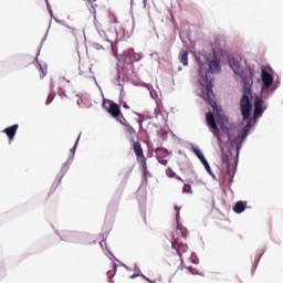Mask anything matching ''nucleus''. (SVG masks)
Returning a JSON list of instances; mask_svg holds the SVG:
<instances>
[{
    "mask_svg": "<svg viewBox=\"0 0 283 283\" xmlns=\"http://www.w3.org/2000/svg\"><path fill=\"white\" fill-rule=\"evenodd\" d=\"M179 61L185 66L189 65V52L186 50H181L179 53Z\"/></svg>",
    "mask_w": 283,
    "mask_h": 283,
    "instance_id": "12",
    "label": "nucleus"
},
{
    "mask_svg": "<svg viewBox=\"0 0 283 283\" xmlns=\"http://www.w3.org/2000/svg\"><path fill=\"white\" fill-rule=\"evenodd\" d=\"M133 149L135 151L136 158H143V156H145V153H143V146L140 145V142H134Z\"/></svg>",
    "mask_w": 283,
    "mask_h": 283,
    "instance_id": "11",
    "label": "nucleus"
},
{
    "mask_svg": "<svg viewBox=\"0 0 283 283\" xmlns=\"http://www.w3.org/2000/svg\"><path fill=\"white\" fill-rule=\"evenodd\" d=\"M140 277H143L146 282H149V283H156V281H151L149 277L145 276V274H139Z\"/></svg>",
    "mask_w": 283,
    "mask_h": 283,
    "instance_id": "33",
    "label": "nucleus"
},
{
    "mask_svg": "<svg viewBox=\"0 0 283 283\" xmlns=\"http://www.w3.org/2000/svg\"><path fill=\"white\" fill-rule=\"evenodd\" d=\"M156 158L160 159V158H167V156H169V151H167V149L165 148H160L158 147L156 150Z\"/></svg>",
    "mask_w": 283,
    "mask_h": 283,
    "instance_id": "15",
    "label": "nucleus"
},
{
    "mask_svg": "<svg viewBox=\"0 0 283 283\" xmlns=\"http://www.w3.org/2000/svg\"><path fill=\"white\" fill-rule=\"evenodd\" d=\"M138 123H139V125H143V119H139Z\"/></svg>",
    "mask_w": 283,
    "mask_h": 283,
    "instance_id": "41",
    "label": "nucleus"
},
{
    "mask_svg": "<svg viewBox=\"0 0 283 283\" xmlns=\"http://www.w3.org/2000/svg\"><path fill=\"white\" fill-rule=\"evenodd\" d=\"M140 277H143L146 282H149V283H156V281H151L149 277L145 276V274H139Z\"/></svg>",
    "mask_w": 283,
    "mask_h": 283,
    "instance_id": "32",
    "label": "nucleus"
},
{
    "mask_svg": "<svg viewBox=\"0 0 283 283\" xmlns=\"http://www.w3.org/2000/svg\"><path fill=\"white\" fill-rule=\"evenodd\" d=\"M261 78L263 82V87H265V90H269V87H271V85H273V75H271L265 70H262Z\"/></svg>",
    "mask_w": 283,
    "mask_h": 283,
    "instance_id": "8",
    "label": "nucleus"
},
{
    "mask_svg": "<svg viewBox=\"0 0 283 283\" xmlns=\"http://www.w3.org/2000/svg\"><path fill=\"white\" fill-rule=\"evenodd\" d=\"M177 235H181L184 240H187V228H184L180 221L177 222Z\"/></svg>",
    "mask_w": 283,
    "mask_h": 283,
    "instance_id": "14",
    "label": "nucleus"
},
{
    "mask_svg": "<svg viewBox=\"0 0 283 283\" xmlns=\"http://www.w3.org/2000/svg\"><path fill=\"white\" fill-rule=\"evenodd\" d=\"M182 193H193V191L191 190V185L185 184L182 188Z\"/></svg>",
    "mask_w": 283,
    "mask_h": 283,
    "instance_id": "23",
    "label": "nucleus"
},
{
    "mask_svg": "<svg viewBox=\"0 0 283 283\" xmlns=\"http://www.w3.org/2000/svg\"><path fill=\"white\" fill-rule=\"evenodd\" d=\"M209 69L205 64L199 66V83L206 86V91L202 93V98L212 106V109H218V103L216 102V95L213 94V74L220 72V62L212 60L208 64Z\"/></svg>",
    "mask_w": 283,
    "mask_h": 283,
    "instance_id": "2",
    "label": "nucleus"
},
{
    "mask_svg": "<svg viewBox=\"0 0 283 283\" xmlns=\"http://www.w3.org/2000/svg\"><path fill=\"white\" fill-rule=\"evenodd\" d=\"M263 105H264V99H262V97H256L254 101V118H260V116L264 114V109L266 108L263 107Z\"/></svg>",
    "mask_w": 283,
    "mask_h": 283,
    "instance_id": "7",
    "label": "nucleus"
},
{
    "mask_svg": "<svg viewBox=\"0 0 283 283\" xmlns=\"http://www.w3.org/2000/svg\"><path fill=\"white\" fill-rule=\"evenodd\" d=\"M124 127H126V134H128V136H134V134H136V129H134L129 123L125 124Z\"/></svg>",
    "mask_w": 283,
    "mask_h": 283,
    "instance_id": "22",
    "label": "nucleus"
},
{
    "mask_svg": "<svg viewBox=\"0 0 283 283\" xmlns=\"http://www.w3.org/2000/svg\"><path fill=\"white\" fill-rule=\"evenodd\" d=\"M111 21L112 23H118V19L114 14H111Z\"/></svg>",
    "mask_w": 283,
    "mask_h": 283,
    "instance_id": "36",
    "label": "nucleus"
},
{
    "mask_svg": "<svg viewBox=\"0 0 283 283\" xmlns=\"http://www.w3.org/2000/svg\"><path fill=\"white\" fill-rule=\"evenodd\" d=\"M134 114H135L136 116H140V114H139V113H136V112H135Z\"/></svg>",
    "mask_w": 283,
    "mask_h": 283,
    "instance_id": "42",
    "label": "nucleus"
},
{
    "mask_svg": "<svg viewBox=\"0 0 283 283\" xmlns=\"http://www.w3.org/2000/svg\"><path fill=\"white\" fill-rule=\"evenodd\" d=\"M93 1H96V0H93Z\"/></svg>",
    "mask_w": 283,
    "mask_h": 283,
    "instance_id": "44",
    "label": "nucleus"
},
{
    "mask_svg": "<svg viewBox=\"0 0 283 283\" xmlns=\"http://www.w3.org/2000/svg\"><path fill=\"white\" fill-rule=\"evenodd\" d=\"M244 209H247V205L243 201H238L233 207L234 213H242Z\"/></svg>",
    "mask_w": 283,
    "mask_h": 283,
    "instance_id": "16",
    "label": "nucleus"
},
{
    "mask_svg": "<svg viewBox=\"0 0 283 283\" xmlns=\"http://www.w3.org/2000/svg\"><path fill=\"white\" fill-rule=\"evenodd\" d=\"M195 154L197 158H199V160L202 163L206 171H208V174H211V166H209V161H207V158H205V155H202V153L199 149H195Z\"/></svg>",
    "mask_w": 283,
    "mask_h": 283,
    "instance_id": "10",
    "label": "nucleus"
},
{
    "mask_svg": "<svg viewBox=\"0 0 283 283\" xmlns=\"http://www.w3.org/2000/svg\"><path fill=\"white\" fill-rule=\"evenodd\" d=\"M78 140H81V135L77 137V140H76L74 147L71 149V154H74V151H76V146L78 145Z\"/></svg>",
    "mask_w": 283,
    "mask_h": 283,
    "instance_id": "31",
    "label": "nucleus"
},
{
    "mask_svg": "<svg viewBox=\"0 0 283 283\" xmlns=\"http://www.w3.org/2000/svg\"><path fill=\"white\" fill-rule=\"evenodd\" d=\"M138 275H140V274H133V275H132V279L138 277Z\"/></svg>",
    "mask_w": 283,
    "mask_h": 283,
    "instance_id": "39",
    "label": "nucleus"
},
{
    "mask_svg": "<svg viewBox=\"0 0 283 283\" xmlns=\"http://www.w3.org/2000/svg\"><path fill=\"white\" fill-rule=\"evenodd\" d=\"M111 269L112 270H108L106 272V275H107L108 280H112V277H114V275H116V271L118 269V265L116 263L112 262L111 263Z\"/></svg>",
    "mask_w": 283,
    "mask_h": 283,
    "instance_id": "17",
    "label": "nucleus"
},
{
    "mask_svg": "<svg viewBox=\"0 0 283 283\" xmlns=\"http://www.w3.org/2000/svg\"><path fill=\"white\" fill-rule=\"evenodd\" d=\"M117 120H118V123H120V125H127L128 123H127V119L125 118V116H123L122 115V113H120V115L118 116V117H115Z\"/></svg>",
    "mask_w": 283,
    "mask_h": 283,
    "instance_id": "24",
    "label": "nucleus"
},
{
    "mask_svg": "<svg viewBox=\"0 0 283 283\" xmlns=\"http://www.w3.org/2000/svg\"><path fill=\"white\" fill-rule=\"evenodd\" d=\"M52 101H54V93H50L48 98H46V105H50V103H52Z\"/></svg>",
    "mask_w": 283,
    "mask_h": 283,
    "instance_id": "30",
    "label": "nucleus"
},
{
    "mask_svg": "<svg viewBox=\"0 0 283 283\" xmlns=\"http://www.w3.org/2000/svg\"><path fill=\"white\" fill-rule=\"evenodd\" d=\"M166 174H167L168 178H176V172H174V170L171 168H168L166 170Z\"/></svg>",
    "mask_w": 283,
    "mask_h": 283,
    "instance_id": "27",
    "label": "nucleus"
},
{
    "mask_svg": "<svg viewBox=\"0 0 283 283\" xmlns=\"http://www.w3.org/2000/svg\"><path fill=\"white\" fill-rule=\"evenodd\" d=\"M17 129H19V124H14L2 130L3 134L8 136L10 143L14 140V136H17Z\"/></svg>",
    "mask_w": 283,
    "mask_h": 283,
    "instance_id": "9",
    "label": "nucleus"
},
{
    "mask_svg": "<svg viewBox=\"0 0 283 283\" xmlns=\"http://www.w3.org/2000/svg\"><path fill=\"white\" fill-rule=\"evenodd\" d=\"M219 124H220L222 132H224V134H228V136H229V118H227L224 116L221 117L219 119Z\"/></svg>",
    "mask_w": 283,
    "mask_h": 283,
    "instance_id": "13",
    "label": "nucleus"
},
{
    "mask_svg": "<svg viewBox=\"0 0 283 283\" xmlns=\"http://www.w3.org/2000/svg\"><path fill=\"white\" fill-rule=\"evenodd\" d=\"M137 160H139V165L143 167L144 176H147V158L143 155V157H137Z\"/></svg>",
    "mask_w": 283,
    "mask_h": 283,
    "instance_id": "18",
    "label": "nucleus"
},
{
    "mask_svg": "<svg viewBox=\"0 0 283 283\" xmlns=\"http://www.w3.org/2000/svg\"><path fill=\"white\" fill-rule=\"evenodd\" d=\"M171 249H174L177 252V255L182 264L185 262L182 255L189 252V245L182 242V240H180L179 237H176L171 242Z\"/></svg>",
    "mask_w": 283,
    "mask_h": 283,
    "instance_id": "4",
    "label": "nucleus"
},
{
    "mask_svg": "<svg viewBox=\"0 0 283 283\" xmlns=\"http://www.w3.org/2000/svg\"><path fill=\"white\" fill-rule=\"evenodd\" d=\"M251 127H253V125H251V122L248 123L247 126H244L243 128V134L241 136V143L244 142V139L247 138V136H249V129H251Z\"/></svg>",
    "mask_w": 283,
    "mask_h": 283,
    "instance_id": "19",
    "label": "nucleus"
},
{
    "mask_svg": "<svg viewBox=\"0 0 283 283\" xmlns=\"http://www.w3.org/2000/svg\"><path fill=\"white\" fill-rule=\"evenodd\" d=\"M158 160L159 165H164V167H167V165L169 164V161L166 159V157H161Z\"/></svg>",
    "mask_w": 283,
    "mask_h": 283,
    "instance_id": "26",
    "label": "nucleus"
},
{
    "mask_svg": "<svg viewBox=\"0 0 283 283\" xmlns=\"http://www.w3.org/2000/svg\"><path fill=\"white\" fill-rule=\"evenodd\" d=\"M175 211H177V213H176V221L180 222V207L175 206Z\"/></svg>",
    "mask_w": 283,
    "mask_h": 283,
    "instance_id": "28",
    "label": "nucleus"
},
{
    "mask_svg": "<svg viewBox=\"0 0 283 283\" xmlns=\"http://www.w3.org/2000/svg\"><path fill=\"white\" fill-rule=\"evenodd\" d=\"M123 108H124V109H129V105H127V102H124Z\"/></svg>",
    "mask_w": 283,
    "mask_h": 283,
    "instance_id": "37",
    "label": "nucleus"
},
{
    "mask_svg": "<svg viewBox=\"0 0 283 283\" xmlns=\"http://www.w3.org/2000/svg\"><path fill=\"white\" fill-rule=\"evenodd\" d=\"M188 271L192 274V275H197L198 274V271L193 268H188Z\"/></svg>",
    "mask_w": 283,
    "mask_h": 283,
    "instance_id": "35",
    "label": "nucleus"
},
{
    "mask_svg": "<svg viewBox=\"0 0 283 283\" xmlns=\"http://www.w3.org/2000/svg\"><path fill=\"white\" fill-rule=\"evenodd\" d=\"M50 14H51V17H52V9H50Z\"/></svg>",
    "mask_w": 283,
    "mask_h": 283,
    "instance_id": "43",
    "label": "nucleus"
},
{
    "mask_svg": "<svg viewBox=\"0 0 283 283\" xmlns=\"http://www.w3.org/2000/svg\"><path fill=\"white\" fill-rule=\"evenodd\" d=\"M103 107L106 108V112H108V114H111L113 118H118V116H120V106L116 104L114 101L106 99L103 103Z\"/></svg>",
    "mask_w": 283,
    "mask_h": 283,
    "instance_id": "6",
    "label": "nucleus"
},
{
    "mask_svg": "<svg viewBox=\"0 0 283 283\" xmlns=\"http://www.w3.org/2000/svg\"><path fill=\"white\" fill-rule=\"evenodd\" d=\"M206 122L208 127H210L211 133L218 139L219 145H222V137L220 136V129L218 128V124L216 123V116L213 113L209 112L206 114Z\"/></svg>",
    "mask_w": 283,
    "mask_h": 283,
    "instance_id": "5",
    "label": "nucleus"
},
{
    "mask_svg": "<svg viewBox=\"0 0 283 283\" xmlns=\"http://www.w3.org/2000/svg\"><path fill=\"white\" fill-rule=\"evenodd\" d=\"M72 34V29L64 27L60 30V35L62 36H70Z\"/></svg>",
    "mask_w": 283,
    "mask_h": 283,
    "instance_id": "20",
    "label": "nucleus"
},
{
    "mask_svg": "<svg viewBox=\"0 0 283 283\" xmlns=\"http://www.w3.org/2000/svg\"><path fill=\"white\" fill-rule=\"evenodd\" d=\"M117 120H118V123H120V125H127L128 123H127V119L125 118V116H123L122 115V113H120V115L118 116V117H115Z\"/></svg>",
    "mask_w": 283,
    "mask_h": 283,
    "instance_id": "25",
    "label": "nucleus"
},
{
    "mask_svg": "<svg viewBox=\"0 0 283 283\" xmlns=\"http://www.w3.org/2000/svg\"><path fill=\"white\" fill-rule=\"evenodd\" d=\"M222 163L226 165V179L229 182H233V176H235V167H238V159L233 158L231 149L222 150Z\"/></svg>",
    "mask_w": 283,
    "mask_h": 283,
    "instance_id": "3",
    "label": "nucleus"
},
{
    "mask_svg": "<svg viewBox=\"0 0 283 283\" xmlns=\"http://www.w3.org/2000/svg\"><path fill=\"white\" fill-rule=\"evenodd\" d=\"M177 180H180V182H185V180H182L180 177L176 176L175 177Z\"/></svg>",
    "mask_w": 283,
    "mask_h": 283,
    "instance_id": "38",
    "label": "nucleus"
},
{
    "mask_svg": "<svg viewBox=\"0 0 283 283\" xmlns=\"http://www.w3.org/2000/svg\"><path fill=\"white\" fill-rule=\"evenodd\" d=\"M61 238L62 240H70V238H72V232H63Z\"/></svg>",
    "mask_w": 283,
    "mask_h": 283,
    "instance_id": "29",
    "label": "nucleus"
},
{
    "mask_svg": "<svg viewBox=\"0 0 283 283\" xmlns=\"http://www.w3.org/2000/svg\"><path fill=\"white\" fill-rule=\"evenodd\" d=\"M140 277H143L146 282H149V283H156V281H151L149 277L145 276V274H139Z\"/></svg>",
    "mask_w": 283,
    "mask_h": 283,
    "instance_id": "34",
    "label": "nucleus"
},
{
    "mask_svg": "<svg viewBox=\"0 0 283 283\" xmlns=\"http://www.w3.org/2000/svg\"><path fill=\"white\" fill-rule=\"evenodd\" d=\"M45 3H46V6L50 8V2H49V0H45Z\"/></svg>",
    "mask_w": 283,
    "mask_h": 283,
    "instance_id": "40",
    "label": "nucleus"
},
{
    "mask_svg": "<svg viewBox=\"0 0 283 283\" xmlns=\"http://www.w3.org/2000/svg\"><path fill=\"white\" fill-rule=\"evenodd\" d=\"M38 72L40 74V78H45V74H48V69H43L41 64L36 65Z\"/></svg>",
    "mask_w": 283,
    "mask_h": 283,
    "instance_id": "21",
    "label": "nucleus"
},
{
    "mask_svg": "<svg viewBox=\"0 0 283 283\" xmlns=\"http://www.w3.org/2000/svg\"><path fill=\"white\" fill-rule=\"evenodd\" d=\"M229 65L231 70L237 74L238 76H241L242 78V87H243V95L240 102L241 113L243 116V120H249L251 116V109H253V105L251 104V90L253 87V69H248L247 76L242 73V66H240V62L235 60L234 57H229Z\"/></svg>",
    "mask_w": 283,
    "mask_h": 283,
    "instance_id": "1",
    "label": "nucleus"
}]
</instances>
